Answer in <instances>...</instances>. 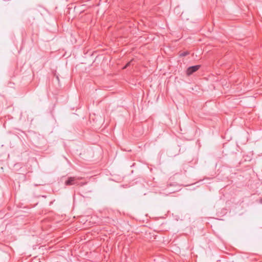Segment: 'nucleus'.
Instances as JSON below:
<instances>
[{
    "label": "nucleus",
    "mask_w": 262,
    "mask_h": 262,
    "mask_svg": "<svg viewBox=\"0 0 262 262\" xmlns=\"http://www.w3.org/2000/svg\"><path fill=\"white\" fill-rule=\"evenodd\" d=\"M200 67H201L200 65H196V66H191V67L188 68V69H187V71H186L187 75H188V76L191 75L194 72L198 71L200 69Z\"/></svg>",
    "instance_id": "1"
},
{
    "label": "nucleus",
    "mask_w": 262,
    "mask_h": 262,
    "mask_svg": "<svg viewBox=\"0 0 262 262\" xmlns=\"http://www.w3.org/2000/svg\"><path fill=\"white\" fill-rule=\"evenodd\" d=\"M66 185H72L74 184L78 185L76 182V179L74 177H70L68 179V180L65 182Z\"/></svg>",
    "instance_id": "2"
},
{
    "label": "nucleus",
    "mask_w": 262,
    "mask_h": 262,
    "mask_svg": "<svg viewBox=\"0 0 262 262\" xmlns=\"http://www.w3.org/2000/svg\"><path fill=\"white\" fill-rule=\"evenodd\" d=\"M188 54H189V52L185 51V52L181 53L180 54V56H181V57H184V56H186V55H187Z\"/></svg>",
    "instance_id": "3"
},
{
    "label": "nucleus",
    "mask_w": 262,
    "mask_h": 262,
    "mask_svg": "<svg viewBox=\"0 0 262 262\" xmlns=\"http://www.w3.org/2000/svg\"><path fill=\"white\" fill-rule=\"evenodd\" d=\"M132 62V61H130L129 62H128V63L126 64V66L124 68H126V67L128 66L130 64V62Z\"/></svg>",
    "instance_id": "4"
}]
</instances>
